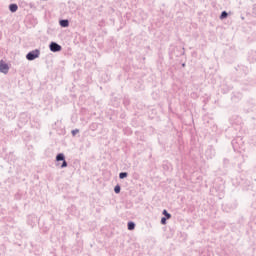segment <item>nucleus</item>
Wrapping results in <instances>:
<instances>
[{
  "label": "nucleus",
  "mask_w": 256,
  "mask_h": 256,
  "mask_svg": "<svg viewBox=\"0 0 256 256\" xmlns=\"http://www.w3.org/2000/svg\"><path fill=\"white\" fill-rule=\"evenodd\" d=\"M40 56H41V50L34 49L32 51H29L26 54V59L27 61H35V59H39Z\"/></svg>",
  "instance_id": "nucleus-4"
},
{
  "label": "nucleus",
  "mask_w": 256,
  "mask_h": 256,
  "mask_svg": "<svg viewBox=\"0 0 256 256\" xmlns=\"http://www.w3.org/2000/svg\"><path fill=\"white\" fill-rule=\"evenodd\" d=\"M235 70L237 71V73H239L240 75H249V67L240 64L238 66L235 67Z\"/></svg>",
  "instance_id": "nucleus-8"
},
{
  "label": "nucleus",
  "mask_w": 256,
  "mask_h": 256,
  "mask_svg": "<svg viewBox=\"0 0 256 256\" xmlns=\"http://www.w3.org/2000/svg\"><path fill=\"white\" fill-rule=\"evenodd\" d=\"M77 133H79V129H73L72 131H71V135H72V137H75V135H77Z\"/></svg>",
  "instance_id": "nucleus-25"
},
{
  "label": "nucleus",
  "mask_w": 256,
  "mask_h": 256,
  "mask_svg": "<svg viewBox=\"0 0 256 256\" xmlns=\"http://www.w3.org/2000/svg\"><path fill=\"white\" fill-rule=\"evenodd\" d=\"M29 121V118L26 114H21L19 118V124L18 125H25Z\"/></svg>",
  "instance_id": "nucleus-18"
},
{
  "label": "nucleus",
  "mask_w": 256,
  "mask_h": 256,
  "mask_svg": "<svg viewBox=\"0 0 256 256\" xmlns=\"http://www.w3.org/2000/svg\"><path fill=\"white\" fill-rule=\"evenodd\" d=\"M5 115L8 119H15L16 117L15 106L8 105L5 110Z\"/></svg>",
  "instance_id": "nucleus-6"
},
{
  "label": "nucleus",
  "mask_w": 256,
  "mask_h": 256,
  "mask_svg": "<svg viewBox=\"0 0 256 256\" xmlns=\"http://www.w3.org/2000/svg\"><path fill=\"white\" fill-rule=\"evenodd\" d=\"M0 73L7 75L9 73V64L5 60H0Z\"/></svg>",
  "instance_id": "nucleus-12"
},
{
  "label": "nucleus",
  "mask_w": 256,
  "mask_h": 256,
  "mask_svg": "<svg viewBox=\"0 0 256 256\" xmlns=\"http://www.w3.org/2000/svg\"><path fill=\"white\" fill-rule=\"evenodd\" d=\"M243 99V93L241 92H232L231 94V101L232 103H239Z\"/></svg>",
  "instance_id": "nucleus-11"
},
{
  "label": "nucleus",
  "mask_w": 256,
  "mask_h": 256,
  "mask_svg": "<svg viewBox=\"0 0 256 256\" xmlns=\"http://www.w3.org/2000/svg\"><path fill=\"white\" fill-rule=\"evenodd\" d=\"M205 157L206 159H213L215 157V148L213 146H208L205 150Z\"/></svg>",
  "instance_id": "nucleus-13"
},
{
  "label": "nucleus",
  "mask_w": 256,
  "mask_h": 256,
  "mask_svg": "<svg viewBox=\"0 0 256 256\" xmlns=\"http://www.w3.org/2000/svg\"><path fill=\"white\" fill-rule=\"evenodd\" d=\"M55 166L59 167L60 169H65L69 167V163L67 162L65 154L63 152H60L56 155Z\"/></svg>",
  "instance_id": "nucleus-3"
},
{
  "label": "nucleus",
  "mask_w": 256,
  "mask_h": 256,
  "mask_svg": "<svg viewBox=\"0 0 256 256\" xmlns=\"http://www.w3.org/2000/svg\"><path fill=\"white\" fill-rule=\"evenodd\" d=\"M8 9L10 13H17V11L19 10V6L16 3H11L9 4Z\"/></svg>",
  "instance_id": "nucleus-19"
},
{
  "label": "nucleus",
  "mask_w": 256,
  "mask_h": 256,
  "mask_svg": "<svg viewBox=\"0 0 256 256\" xmlns=\"http://www.w3.org/2000/svg\"><path fill=\"white\" fill-rule=\"evenodd\" d=\"M231 145L235 153L243 154L245 152V141L241 136H237L231 141Z\"/></svg>",
  "instance_id": "nucleus-1"
},
{
  "label": "nucleus",
  "mask_w": 256,
  "mask_h": 256,
  "mask_svg": "<svg viewBox=\"0 0 256 256\" xmlns=\"http://www.w3.org/2000/svg\"><path fill=\"white\" fill-rule=\"evenodd\" d=\"M181 66H182L183 68H185V67L187 66V64H185V62H184V63L181 64Z\"/></svg>",
  "instance_id": "nucleus-28"
},
{
  "label": "nucleus",
  "mask_w": 256,
  "mask_h": 256,
  "mask_svg": "<svg viewBox=\"0 0 256 256\" xmlns=\"http://www.w3.org/2000/svg\"><path fill=\"white\" fill-rule=\"evenodd\" d=\"M162 215L163 217L160 220L161 225H165L167 223V221H169V219H171L172 215L171 213H169V211H167V209H164L162 211Z\"/></svg>",
  "instance_id": "nucleus-10"
},
{
  "label": "nucleus",
  "mask_w": 256,
  "mask_h": 256,
  "mask_svg": "<svg viewBox=\"0 0 256 256\" xmlns=\"http://www.w3.org/2000/svg\"><path fill=\"white\" fill-rule=\"evenodd\" d=\"M248 61H249V63H255L256 62V51L251 50L248 53Z\"/></svg>",
  "instance_id": "nucleus-14"
},
{
  "label": "nucleus",
  "mask_w": 256,
  "mask_h": 256,
  "mask_svg": "<svg viewBox=\"0 0 256 256\" xmlns=\"http://www.w3.org/2000/svg\"><path fill=\"white\" fill-rule=\"evenodd\" d=\"M49 50L52 53H60V51H63V46H61L59 43L52 41L49 44Z\"/></svg>",
  "instance_id": "nucleus-5"
},
{
  "label": "nucleus",
  "mask_w": 256,
  "mask_h": 256,
  "mask_svg": "<svg viewBox=\"0 0 256 256\" xmlns=\"http://www.w3.org/2000/svg\"><path fill=\"white\" fill-rule=\"evenodd\" d=\"M163 171H173V166L169 161H164L162 164Z\"/></svg>",
  "instance_id": "nucleus-16"
},
{
  "label": "nucleus",
  "mask_w": 256,
  "mask_h": 256,
  "mask_svg": "<svg viewBox=\"0 0 256 256\" xmlns=\"http://www.w3.org/2000/svg\"><path fill=\"white\" fill-rule=\"evenodd\" d=\"M227 17H229V13L224 10V11L221 12V14H220V16H219V19H220L221 21H223L224 19H227Z\"/></svg>",
  "instance_id": "nucleus-21"
},
{
  "label": "nucleus",
  "mask_w": 256,
  "mask_h": 256,
  "mask_svg": "<svg viewBox=\"0 0 256 256\" xmlns=\"http://www.w3.org/2000/svg\"><path fill=\"white\" fill-rule=\"evenodd\" d=\"M129 177L128 172H120L119 173V179H127Z\"/></svg>",
  "instance_id": "nucleus-23"
},
{
  "label": "nucleus",
  "mask_w": 256,
  "mask_h": 256,
  "mask_svg": "<svg viewBox=\"0 0 256 256\" xmlns=\"http://www.w3.org/2000/svg\"><path fill=\"white\" fill-rule=\"evenodd\" d=\"M168 55H169L170 59H173V57H181V56L185 55V48L171 45L168 50Z\"/></svg>",
  "instance_id": "nucleus-2"
},
{
  "label": "nucleus",
  "mask_w": 256,
  "mask_h": 256,
  "mask_svg": "<svg viewBox=\"0 0 256 256\" xmlns=\"http://www.w3.org/2000/svg\"><path fill=\"white\" fill-rule=\"evenodd\" d=\"M37 221H39V219L37 218V215L35 214H29L27 216V220L26 223L27 225H29L32 229L33 227H35L37 225Z\"/></svg>",
  "instance_id": "nucleus-7"
},
{
  "label": "nucleus",
  "mask_w": 256,
  "mask_h": 256,
  "mask_svg": "<svg viewBox=\"0 0 256 256\" xmlns=\"http://www.w3.org/2000/svg\"><path fill=\"white\" fill-rule=\"evenodd\" d=\"M114 193H116V195H119V193H121V185L117 184L114 187Z\"/></svg>",
  "instance_id": "nucleus-24"
},
{
  "label": "nucleus",
  "mask_w": 256,
  "mask_h": 256,
  "mask_svg": "<svg viewBox=\"0 0 256 256\" xmlns=\"http://www.w3.org/2000/svg\"><path fill=\"white\" fill-rule=\"evenodd\" d=\"M251 111H256V106H253V109L247 110V113H251Z\"/></svg>",
  "instance_id": "nucleus-27"
},
{
  "label": "nucleus",
  "mask_w": 256,
  "mask_h": 256,
  "mask_svg": "<svg viewBox=\"0 0 256 256\" xmlns=\"http://www.w3.org/2000/svg\"><path fill=\"white\" fill-rule=\"evenodd\" d=\"M231 89H233V87H232V86H229V85H227V84H225V83H223V84L221 85V92H222L224 95H226V93H229V91H231Z\"/></svg>",
  "instance_id": "nucleus-15"
},
{
  "label": "nucleus",
  "mask_w": 256,
  "mask_h": 256,
  "mask_svg": "<svg viewBox=\"0 0 256 256\" xmlns=\"http://www.w3.org/2000/svg\"><path fill=\"white\" fill-rule=\"evenodd\" d=\"M123 105L125 107H129V105H131V100L129 99V97H124L123 99Z\"/></svg>",
  "instance_id": "nucleus-22"
},
{
  "label": "nucleus",
  "mask_w": 256,
  "mask_h": 256,
  "mask_svg": "<svg viewBox=\"0 0 256 256\" xmlns=\"http://www.w3.org/2000/svg\"><path fill=\"white\" fill-rule=\"evenodd\" d=\"M224 163H229V160L227 158H224Z\"/></svg>",
  "instance_id": "nucleus-29"
},
{
  "label": "nucleus",
  "mask_w": 256,
  "mask_h": 256,
  "mask_svg": "<svg viewBox=\"0 0 256 256\" xmlns=\"http://www.w3.org/2000/svg\"><path fill=\"white\" fill-rule=\"evenodd\" d=\"M241 19H242V20H244V19H245V17H243V16H242V17H241Z\"/></svg>",
  "instance_id": "nucleus-30"
},
{
  "label": "nucleus",
  "mask_w": 256,
  "mask_h": 256,
  "mask_svg": "<svg viewBox=\"0 0 256 256\" xmlns=\"http://www.w3.org/2000/svg\"><path fill=\"white\" fill-rule=\"evenodd\" d=\"M252 15L253 17H256V4H254L252 7Z\"/></svg>",
  "instance_id": "nucleus-26"
},
{
  "label": "nucleus",
  "mask_w": 256,
  "mask_h": 256,
  "mask_svg": "<svg viewBox=\"0 0 256 256\" xmlns=\"http://www.w3.org/2000/svg\"><path fill=\"white\" fill-rule=\"evenodd\" d=\"M59 25L63 29H67V27H69V25H70L69 19H60L59 20Z\"/></svg>",
  "instance_id": "nucleus-17"
},
{
  "label": "nucleus",
  "mask_w": 256,
  "mask_h": 256,
  "mask_svg": "<svg viewBox=\"0 0 256 256\" xmlns=\"http://www.w3.org/2000/svg\"><path fill=\"white\" fill-rule=\"evenodd\" d=\"M135 227H137V224H135L134 221H128L127 223V228H128V231H135Z\"/></svg>",
  "instance_id": "nucleus-20"
},
{
  "label": "nucleus",
  "mask_w": 256,
  "mask_h": 256,
  "mask_svg": "<svg viewBox=\"0 0 256 256\" xmlns=\"http://www.w3.org/2000/svg\"><path fill=\"white\" fill-rule=\"evenodd\" d=\"M224 209L227 213H229V211H235V209H237V201L232 200L226 203Z\"/></svg>",
  "instance_id": "nucleus-9"
}]
</instances>
